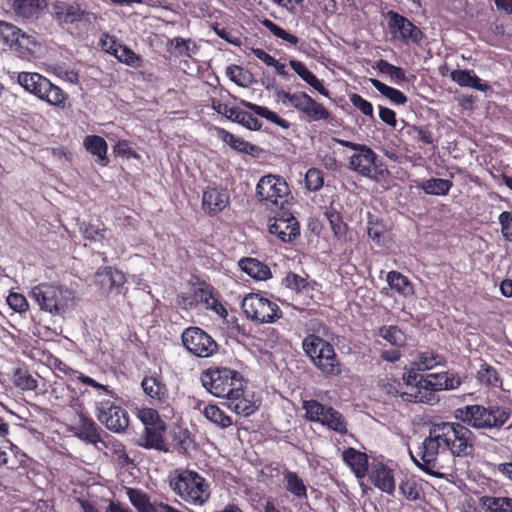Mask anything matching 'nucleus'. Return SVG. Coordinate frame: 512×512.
<instances>
[{
	"label": "nucleus",
	"instance_id": "f257e3e1",
	"mask_svg": "<svg viewBox=\"0 0 512 512\" xmlns=\"http://www.w3.org/2000/svg\"><path fill=\"white\" fill-rule=\"evenodd\" d=\"M475 436L473 432L459 422L438 421L428 426V435L424 438L418 457L408 449L414 464L426 474L444 478V466L439 463V456L450 453L464 457L472 454Z\"/></svg>",
	"mask_w": 512,
	"mask_h": 512
},
{
	"label": "nucleus",
	"instance_id": "f03ea898",
	"mask_svg": "<svg viewBox=\"0 0 512 512\" xmlns=\"http://www.w3.org/2000/svg\"><path fill=\"white\" fill-rule=\"evenodd\" d=\"M169 485L181 499L194 506H203L211 496L209 482L193 470H175Z\"/></svg>",
	"mask_w": 512,
	"mask_h": 512
},
{
	"label": "nucleus",
	"instance_id": "7ed1b4c3",
	"mask_svg": "<svg viewBox=\"0 0 512 512\" xmlns=\"http://www.w3.org/2000/svg\"><path fill=\"white\" fill-rule=\"evenodd\" d=\"M78 379L85 385L106 392V396L96 401L97 419L106 428L115 433H121L129 426V415L127 411L114 401V396L108 390V386L102 385L89 376L80 374Z\"/></svg>",
	"mask_w": 512,
	"mask_h": 512
},
{
	"label": "nucleus",
	"instance_id": "20e7f679",
	"mask_svg": "<svg viewBox=\"0 0 512 512\" xmlns=\"http://www.w3.org/2000/svg\"><path fill=\"white\" fill-rule=\"evenodd\" d=\"M455 417L476 429H500L508 421L510 412L496 404H474L458 408Z\"/></svg>",
	"mask_w": 512,
	"mask_h": 512
},
{
	"label": "nucleus",
	"instance_id": "39448f33",
	"mask_svg": "<svg viewBox=\"0 0 512 512\" xmlns=\"http://www.w3.org/2000/svg\"><path fill=\"white\" fill-rule=\"evenodd\" d=\"M201 382L212 395L223 398L244 388L243 376L236 370L227 367H215L203 371Z\"/></svg>",
	"mask_w": 512,
	"mask_h": 512
},
{
	"label": "nucleus",
	"instance_id": "423d86ee",
	"mask_svg": "<svg viewBox=\"0 0 512 512\" xmlns=\"http://www.w3.org/2000/svg\"><path fill=\"white\" fill-rule=\"evenodd\" d=\"M30 296L42 310L60 314L68 308L73 293L60 285L41 283L32 288Z\"/></svg>",
	"mask_w": 512,
	"mask_h": 512
},
{
	"label": "nucleus",
	"instance_id": "0eeeda50",
	"mask_svg": "<svg viewBox=\"0 0 512 512\" xmlns=\"http://www.w3.org/2000/svg\"><path fill=\"white\" fill-rule=\"evenodd\" d=\"M18 83L26 91L34 94L50 105L63 106L66 102V93L60 87L54 85L50 80L38 73H19Z\"/></svg>",
	"mask_w": 512,
	"mask_h": 512
},
{
	"label": "nucleus",
	"instance_id": "6e6552de",
	"mask_svg": "<svg viewBox=\"0 0 512 512\" xmlns=\"http://www.w3.org/2000/svg\"><path fill=\"white\" fill-rule=\"evenodd\" d=\"M0 41L19 58L29 60L39 47L35 37L23 32L17 26L0 21Z\"/></svg>",
	"mask_w": 512,
	"mask_h": 512
},
{
	"label": "nucleus",
	"instance_id": "1a4fd4ad",
	"mask_svg": "<svg viewBox=\"0 0 512 512\" xmlns=\"http://www.w3.org/2000/svg\"><path fill=\"white\" fill-rule=\"evenodd\" d=\"M276 95L284 105L292 106L303 114L308 121H326L330 118V112L306 92L289 93L279 90Z\"/></svg>",
	"mask_w": 512,
	"mask_h": 512
},
{
	"label": "nucleus",
	"instance_id": "9d476101",
	"mask_svg": "<svg viewBox=\"0 0 512 512\" xmlns=\"http://www.w3.org/2000/svg\"><path fill=\"white\" fill-rule=\"evenodd\" d=\"M289 194V186L281 176L265 175L256 185L257 198L270 208H283Z\"/></svg>",
	"mask_w": 512,
	"mask_h": 512
},
{
	"label": "nucleus",
	"instance_id": "9b49d317",
	"mask_svg": "<svg viewBox=\"0 0 512 512\" xmlns=\"http://www.w3.org/2000/svg\"><path fill=\"white\" fill-rule=\"evenodd\" d=\"M335 142L343 147L352 149L354 153L351 155L348 168L363 177L372 178L376 173L378 165L377 154L367 145L358 144L343 139H334Z\"/></svg>",
	"mask_w": 512,
	"mask_h": 512
},
{
	"label": "nucleus",
	"instance_id": "f8f14e48",
	"mask_svg": "<svg viewBox=\"0 0 512 512\" xmlns=\"http://www.w3.org/2000/svg\"><path fill=\"white\" fill-rule=\"evenodd\" d=\"M241 306L248 318L259 323H272L282 317L279 306L259 294L245 296Z\"/></svg>",
	"mask_w": 512,
	"mask_h": 512
},
{
	"label": "nucleus",
	"instance_id": "ddd939ff",
	"mask_svg": "<svg viewBox=\"0 0 512 512\" xmlns=\"http://www.w3.org/2000/svg\"><path fill=\"white\" fill-rule=\"evenodd\" d=\"M386 19L388 22L389 33L394 40L406 45H418L423 40L424 33L422 30L405 16L390 10L386 13Z\"/></svg>",
	"mask_w": 512,
	"mask_h": 512
},
{
	"label": "nucleus",
	"instance_id": "4468645a",
	"mask_svg": "<svg viewBox=\"0 0 512 512\" xmlns=\"http://www.w3.org/2000/svg\"><path fill=\"white\" fill-rule=\"evenodd\" d=\"M184 347L194 356L208 358L218 351L216 341L199 327L186 328L182 333Z\"/></svg>",
	"mask_w": 512,
	"mask_h": 512
},
{
	"label": "nucleus",
	"instance_id": "2eb2a0df",
	"mask_svg": "<svg viewBox=\"0 0 512 512\" xmlns=\"http://www.w3.org/2000/svg\"><path fill=\"white\" fill-rule=\"evenodd\" d=\"M268 230L283 242L292 241L300 233L297 219L288 211H283L280 216L271 219Z\"/></svg>",
	"mask_w": 512,
	"mask_h": 512
},
{
	"label": "nucleus",
	"instance_id": "dca6fc26",
	"mask_svg": "<svg viewBox=\"0 0 512 512\" xmlns=\"http://www.w3.org/2000/svg\"><path fill=\"white\" fill-rule=\"evenodd\" d=\"M212 108L217 113L243 125L250 130H259L262 127V123L251 113L238 108L229 107L227 104H224L219 100H212Z\"/></svg>",
	"mask_w": 512,
	"mask_h": 512
},
{
	"label": "nucleus",
	"instance_id": "f3484780",
	"mask_svg": "<svg viewBox=\"0 0 512 512\" xmlns=\"http://www.w3.org/2000/svg\"><path fill=\"white\" fill-rule=\"evenodd\" d=\"M461 383V378L457 374L449 372L429 373L422 378V387L433 394L437 391L457 389Z\"/></svg>",
	"mask_w": 512,
	"mask_h": 512
},
{
	"label": "nucleus",
	"instance_id": "a211bd4d",
	"mask_svg": "<svg viewBox=\"0 0 512 512\" xmlns=\"http://www.w3.org/2000/svg\"><path fill=\"white\" fill-rule=\"evenodd\" d=\"M141 386L145 394L151 398L154 405H169L170 396L168 388L159 378L146 376L143 378Z\"/></svg>",
	"mask_w": 512,
	"mask_h": 512
},
{
	"label": "nucleus",
	"instance_id": "6ab92c4d",
	"mask_svg": "<svg viewBox=\"0 0 512 512\" xmlns=\"http://www.w3.org/2000/svg\"><path fill=\"white\" fill-rule=\"evenodd\" d=\"M53 16L60 24H74L87 22L88 13L78 5L56 3L53 7Z\"/></svg>",
	"mask_w": 512,
	"mask_h": 512
},
{
	"label": "nucleus",
	"instance_id": "aec40b11",
	"mask_svg": "<svg viewBox=\"0 0 512 512\" xmlns=\"http://www.w3.org/2000/svg\"><path fill=\"white\" fill-rule=\"evenodd\" d=\"M229 203V194L226 189L207 187L203 192V208L209 213L222 211Z\"/></svg>",
	"mask_w": 512,
	"mask_h": 512
},
{
	"label": "nucleus",
	"instance_id": "412c9836",
	"mask_svg": "<svg viewBox=\"0 0 512 512\" xmlns=\"http://www.w3.org/2000/svg\"><path fill=\"white\" fill-rule=\"evenodd\" d=\"M342 459L358 479H362L367 475L368 456L366 453L349 447L343 451Z\"/></svg>",
	"mask_w": 512,
	"mask_h": 512
},
{
	"label": "nucleus",
	"instance_id": "4be33fe9",
	"mask_svg": "<svg viewBox=\"0 0 512 512\" xmlns=\"http://www.w3.org/2000/svg\"><path fill=\"white\" fill-rule=\"evenodd\" d=\"M372 483L381 491L392 495L395 491V480L393 470L383 464H375L372 466L371 475Z\"/></svg>",
	"mask_w": 512,
	"mask_h": 512
},
{
	"label": "nucleus",
	"instance_id": "5701e85b",
	"mask_svg": "<svg viewBox=\"0 0 512 512\" xmlns=\"http://www.w3.org/2000/svg\"><path fill=\"white\" fill-rule=\"evenodd\" d=\"M124 282L123 273L111 267L100 268L95 274V284L107 293L119 288Z\"/></svg>",
	"mask_w": 512,
	"mask_h": 512
},
{
	"label": "nucleus",
	"instance_id": "b1692460",
	"mask_svg": "<svg viewBox=\"0 0 512 512\" xmlns=\"http://www.w3.org/2000/svg\"><path fill=\"white\" fill-rule=\"evenodd\" d=\"M422 378L421 376L419 382L414 385H404V388L401 392V399L405 402L409 403H433L435 401V395L433 393L425 390V387H422Z\"/></svg>",
	"mask_w": 512,
	"mask_h": 512
},
{
	"label": "nucleus",
	"instance_id": "393cba45",
	"mask_svg": "<svg viewBox=\"0 0 512 512\" xmlns=\"http://www.w3.org/2000/svg\"><path fill=\"white\" fill-rule=\"evenodd\" d=\"M46 6V0H14L12 8L17 17L32 19L38 18Z\"/></svg>",
	"mask_w": 512,
	"mask_h": 512
},
{
	"label": "nucleus",
	"instance_id": "a878e982",
	"mask_svg": "<svg viewBox=\"0 0 512 512\" xmlns=\"http://www.w3.org/2000/svg\"><path fill=\"white\" fill-rule=\"evenodd\" d=\"M302 347L305 354L310 358L311 362L315 366V361H318L320 357H323L326 354V351L330 350L332 345L321 337L310 334L304 338Z\"/></svg>",
	"mask_w": 512,
	"mask_h": 512
},
{
	"label": "nucleus",
	"instance_id": "bb28decb",
	"mask_svg": "<svg viewBox=\"0 0 512 512\" xmlns=\"http://www.w3.org/2000/svg\"><path fill=\"white\" fill-rule=\"evenodd\" d=\"M226 400L228 408L238 415L250 416L258 408L254 401L244 395L243 388L237 393L233 392V395H229Z\"/></svg>",
	"mask_w": 512,
	"mask_h": 512
},
{
	"label": "nucleus",
	"instance_id": "cd10ccee",
	"mask_svg": "<svg viewBox=\"0 0 512 512\" xmlns=\"http://www.w3.org/2000/svg\"><path fill=\"white\" fill-rule=\"evenodd\" d=\"M164 431V423H158L151 427H145V432L144 435L142 436L140 445L148 449L167 451L163 439Z\"/></svg>",
	"mask_w": 512,
	"mask_h": 512
},
{
	"label": "nucleus",
	"instance_id": "c85d7f7f",
	"mask_svg": "<svg viewBox=\"0 0 512 512\" xmlns=\"http://www.w3.org/2000/svg\"><path fill=\"white\" fill-rule=\"evenodd\" d=\"M100 432L101 429L91 418L85 416L80 417V423L76 433L79 439L96 445L98 442L102 441Z\"/></svg>",
	"mask_w": 512,
	"mask_h": 512
},
{
	"label": "nucleus",
	"instance_id": "c756f323",
	"mask_svg": "<svg viewBox=\"0 0 512 512\" xmlns=\"http://www.w3.org/2000/svg\"><path fill=\"white\" fill-rule=\"evenodd\" d=\"M450 78L461 87H471L479 91H486L489 88L488 84L482 83L481 79L471 70H453L450 73Z\"/></svg>",
	"mask_w": 512,
	"mask_h": 512
},
{
	"label": "nucleus",
	"instance_id": "7c9ffc66",
	"mask_svg": "<svg viewBox=\"0 0 512 512\" xmlns=\"http://www.w3.org/2000/svg\"><path fill=\"white\" fill-rule=\"evenodd\" d=\"M239 266L255 280H267L271 277L269 267L255 258H243L239 261Z\"/></svg>",
	"mask_w": 512,
	"mask_h": 512
},
{
	"label": "nucleus",
	"instance_id": "2f4dec72",
	"mask_svg": "<svg viewBox=\"0 0 512 512\" xmlns=\"http://www.w3.org/2000/svg\"><path fill=\"white\" fill-rule=\"evenodd\" d=\"M86 150L94 156H97V162L101 166H106L109 162L107 158V143L98 135H88L83 140Z\"/></svg>",
	"mask_w": 512,
	"mask_h": 512
},
{
	"label": "nucleus",
	"instance_id": "473e14b6",
	"mask_svg": "<svg viewBox=\"0 0 512 512\" xmlns=\"http://www.w3.org/2000/svg\"><path fill=\"white\" fill-rule=\"evenodd\" d=\"M315 367L325 376H338L341 373V364L335 353L334 347L326 351L323 357L315 361Z\"/></svg>",
	"mask_w": 512,
	"mask_h": 512
},
{
	"label": "nucleus",
	"instance_id": "72a5a7b5",
	"mask_svg": "<svg viewBox=\"0 0 512 512\" xmlns=\"http://www.w3.org/2000/svg\"><path fill=\"white\" fill-rule=\"evenodd\" d=\"M291 68L310 86L317 90L321 95L328 97L329 91L323 86L321 81L308 70L304 63L298 60L290 61Z\"/></svg>",
	"mask_w": 512,
	"mask_h": 512
},
{
	"label": "nucleus",
	"instance_id": "f704fd0d",
	"mask_svg": "<svg viewBox=\"0 0 512 512\" xmlns=\"http://www.w3.org/2000/svg\"><path fill=\"white\" fill-rule=\"evenodd\" d=\"M285 488L298 499L307 498V487L302 478L297 473L286 471L283 475Z\"/></svg>",
	"mask_w": 512,
	"mask_h": 512
},
{
	"label": "nucleus",
	"instance_id": "c9c22d12",
	"mask_svg": "<svg viewBox=\"0 0 512 512\" xmlns=\"http://www.w3.org/2000/svg\"><path fill=\"white\" fill-rule=\"evenodd\" d=\"M218 135L222 139L223 142H225L232 149H234L238 152L252 154L256 149L255 145L245 141L244 139H242L224 129H220L218 132Z\"/></svg>",
	"mask_w": 512,
	"mask_h": 512
},
{
	"label": "nucleus",
	"instance_id": "e433bc0d",
	"mask_svg": "<svg viewBox=\"0 0 512 512\" xmlns=\"http://www.w3.org/2000/svg\"><path fill=\"white\" fill-rule=\"evenodd\" d=\"M452 182L442 178H431L422 181L418 187L426 194L430 195H447L452 187Z\"/></svg>",
	"mask_w": 512,
	"mask_h": 512
},
{
	"label": "nucleus",
	"instance_id": "4c0bfd02",
	"mask_svg": "<svg viewBox=\"0 0 512 512\" xmlns=\"http://www.w3.org/2000/svg\"><path fill=\"white\" fill-rule=\"evenodd\" d=\"M320 423L340 434L347 433V423L344 417L339 411L335 410L330 406L327 410V413L324 414L323 419Z\"/></svg>",
	"mask_w": 512,
	"mask_h": 512
},
{
	"label": "nucleus",
	"instance_id": "58836bf2",
	"mask_svg": "<svg viewBox=\"0 0 512 512\" xmlns=\"http://www.w3.org/2000/svg\"><path fill=\"white\" fill-rule=\"evenodd\" d=\"M240 104L243 105L244 107L252 110L255 114H257V115H259V116L269 120L272 123H275V124L279 125L282 128H288L289 127V123L285 119H282L278 114H276L275 112L269 110L266 107L259 106L257 104L248 102V101L243 100V99L240 100Z\"/></svg>",
	"mask_w": 512,
	"mask_h": 512
},
{
	"label": "nucleus",
	"instance_id": "ea45409f",
	"mask_svg": "<svg viewBox=\"0 0 512 512\" xmlns=\"http://www.w3.org/2000/svg\"><path fill=\"white\" fill-rule=\"evenodd\" d=\"M370 82L380 94L388 98L392 103L404 105L407 102V97L400 90L390 87L374 78H371Z\"/></svg>",
	"mask_w": 512,
	"mask_h": 512
},
{
	"label": "nucleus",
	"instance_id": "a19ab883",
	"mask_svg": "<svg viewBox=\"0 0 512 512\" xmlns=\"http://www.w3.org/2000/svg\"><path fill=\"white\" fill-rule=\"evenodd\" d=\"M390 288L399 294L408 296L412 293V285L408 278L398 271H390L386 278Z\"/></svg>",
	"mask_w": 512,
	"mask_h": 512
},
{
	"label": "nucleus",
	"instance_id": "79ce46f5",
	"mask_svg": "<svg viewBox=\"0 0 512 512\" xmlns=\"http://www.w3.org/2000/svg\"><path fill=\"white\" fill-rule=\"evenodd\" d=\"M202 414L208 421L220 428H227L232 425L231 418L216 405H206Z\"/></svg>",
	"mask_w": 512,
	"mask_h": 512
},
{
	"label": "nucleus",
	"instance_id": "37998d69",
	"mask_svg": "<svg viewBox=\"0 0 512 512\" xmlns=\"http://www.w3.org/2000/svg\"><path fill=\"white\" fill-rule=\"evenodd\" d=\"M486 512H512V498L486 496L481 499Z\"/></svg>",
	"mask_w": 512,
	"mask_h": 512
},
{
	"label": "nucleus",
	"instance_id": "c03bdc74",
	"mask_svg": "<svg viewBox=\"0 0 512 512\" xmlns=\"http://www.w3.org/2000/svg\"><path fill=\"white\" fill-rule=\"evenodd\" d=\"M127 495L132 505L140 512H157V508L150 502L149 497L142 491L129 488Z\"/></svg>",
	"mask_w": 512,
	"mask_h": 512
},
{
	"label": "nucleus",
	"instance_id": "a18cd8bd",
	"mask_svg": "<svg viewBox=\"0 0 512 512\" xmlns=\"http://www.w3.org/2000/svg\"><path fill=\"white\" fill-rule=\"evenodd\" d=\"M477 379L481 384L490 387H499L502 383L496 369L487 363L481 364L477 371Z\"/></svg>",
	"mask_w": 512,
	"mask_h": 512
},
{
	"label": "nucleus",
	"instance_id": "49530a36",
	"mask_svg": "<svg viewBox=\"0 0 512 512\" xmlns=\"http://www.w3.org/2000/svg\"><path fill=\"white\" fill-rule=\"evenodd\" d=\"M405 384L399 378L385 376L378 381L380 390L388 396L400 397Z\"/></svg>",
	"mask_w": 512,
	"mask_h": 512
},
{
	"label": "nucleus",
	"instance_id": "de8ad7c7",
	"mask_svg": "<svg viewBox=\"0 0 512 512\" xmlns=\"http://www.w3.org/2000/svg\"><path fill=\"white\" fill-rule=\"evenodd\" d=\"M444 363L445 358L442 355L432 351H426L419 354L416 365L418 370H430Z\"/></svg>",
	"mask_w": 512,
	"mask_h": 512
},
{
	"label": "nucleus",
	"instance_id": "09e8293b",
	"mask_svg": "<svg viewBox=\"0 0 512 512\" xmlns=\"http://www.w3.org/2000/svg\"><path fill=\"white\" fill-rule=\"evenodd\" d=\"M375 68L382 74L388 75L394 82L406 81V75L402 68L392 65L386 60L376 62Z\"/></svg>",
	"mask_w": 512,
	"mask_h": 512
},
{
	"label": "nucleus",
	"instance_id": "8fccbe9b",
	"mask_svg": "<svg viewBox=\"0 0 512 512\" xmlns=\"http://www.w3.org/2000/svg\"><path fill=\"white\" fill-rule=\"evenodd\" d=\"M302 407L306 412L307 419L313 422H321L329 408L316 400L304 401Z\"/></svg>",
	"mask_w": 512,
	"mask_h": 512
},
{
	"label": "nucleus",
	"instance_id": "3c124183",
	"mask_svg": "<svg viewBox=\"0 0 512 512\" xmlns=\"http://www.w3.org/2000/svg\"><path fill=\"white\" fill-rule=\"evenodd\" d=\"M12 379L15 386L21 390H34L37 387V380L23 368H17Z\"/></svg>",
	"mask_w": 512,
	"mask_h": 512
},
{
	"label": "nucleus",
	"instance_id": "603ef678",
	"mask_svg": "<svg viewBox=\"0 0 512 512\" xmlns=\"http://www.w3.org/2000/svg\"><path fill=\"white\" fill-rule=\"evenodd\" d=\"M379 335L394 346H402L405 343V335L397 326H384L380 328Z\"/></svg>",
	"mask_w": 512,
	"mask_h": 512
},
{
	"label": "nucleus",
	"instance_id": "864d4df0",
	"mask_svg": "<svg viewBox=\"0 0 512 512\" xmlns=\"http://www.w3.org/2000/svg\"><path fill=\"white\" fill-rule=\"evenodd\" d=\"M401 494L409 501H416L421 497V487L413 478H407L400 483Z\"/></svg>",
	"mask_w": 512,
	"mask_h": 512
},
{
	"label": "nucleus",
	"instance_id": "5fc2aeb1",
	"mask_svg": "<svg viewBox=\"0 0 512 512\" xmlns=\"http://www.w3.org/2000/svg\"><path fill=\"white\" fill-rule=\"evenodd\" d=\"M262 25L267 28L275 37L280 38L291 45H296L299 42V39L297 36L288 33L283 28L276 25L273 21L269 19H264L262 21Z\"/></svg>",
	"mask_w": 512,
	"mask_h": 512
},
{
	"label": "nucleus",
	"instance_id": "6e6d98bb",
	"mask_svg": "<svg viewBox=\"0 0 512 512\" xmlns=\"http://www.w3.org/2000/svg\"><path fill=\"white\" fill-rule=\"evenodd\" d=\"M305 183L310 191L319 190L324 183L323 173L317 168H310L306 172Z\"/></svg>",
	"mask_w": 512,
	"mask_h": 512
},
{
	"label": "nucleus",
	"instance_id": "4d7b16f0",
	"mask_svg": "<svg viewBox=\"0 0 512 512\" xmlns=\"http://www.w3.org/2000/svg\"><path fill=\"white\" fill-rule=\"evenodd\" d=\"M194 298L196 302L204 304L208 309V307L211 305V301H213L216 297L211 286L203 285L195 289Z\"/></svg>",
	"mask_w": 512,
	"mask_h": 512
},
{
	"label": "nucleus",
	"instance_id": "13d9d810",
	"mask_svg": "<svg viewBox=\"0 0 512 512\" xmlns=\"http://www.w3.org/2000/svg\"><path fill=\"white\" fill-rule=\"evenodd\" d=\"M80 229L85 239L100 241L104 238L105 229L99 226L83 223Z\"/></svg>",
	"mask_w": 512,
	"mask_h": 512
},
{
	"label": "nucleus",
	"instance_id": "bf43d9fd",
	"mask_svg": "<svg viewBox=\"0 0 512 512\" xmlns=\"http://www.w3.org/2000/svg\"><path fill=\"white\" fill-rule=\"evenodd\" d=\"M327 217L334 235L339 239L344 237L347 231V225L342 221L339 214L333 212L327 214Z\"/></svg>",
	"mask_w": 512,
	"mask_h": 512
},
{
	"label": "nucleus",
	"instance_id": "052dcab7",
	"mask_svg": "<svg viewBox=\"0 0 512 512\" xmlns=\"http://www.w3.org/2000/svg\"><path fill=\"white\" fill-rule=\"evenodd\" d=\"M139 419L143 422L145 427H151L158 423H164L160 420L159 414L152 408H143L138 412Z\"/></svg>",
	"mask_w": 512,
	"mask_h": 512
},
{
	"label": "nucleus",
	"instance_id": "680f3d73",
	"mask_svg": "<svg viewBox=\"0 0 512 512\" xmlns=\"http://www.w3.org/2000/svg\"><path fill=\"white\" fill-rule=\"evenodd\" d=\"M349 99H350V102L357 109H359L364 115L370 116L371 118H373V106L370 102H368L367 100H365L364 98H362L360 95H358L356 93L351 94Z\"/></svg>",
	"mask_w": 512,
	"mask_h": 512
},
{
	"label": "nucleus",
	"instance_id": "e2e57ef3",
	"mask_svg": "<svg viewBox=\"0 0 512 512\" xmlns=\"http://www.w3.org/2000/svg\"><path fill=\"white\" fill-rule=\"evenodd\" d=\"M501 232L503 237L512 242V213L504 211L499 215Z\"/></svg>",
	"mask_w": 512,
	"mask_h": 512
},
{
	"label": "nucleus",
	"instance_id": "0e129e2a",
	"mask_svg": "<svg viewBox=\"0 0 512 512\" xmlns=\"http://www.w3.org/2000/svg\"><path fill=\"white\" fill-rule=\"evenodd\" d=\"M7 304L16 312H24L28 307L26 298L19 293H10L7 297Z\"/></svg>",
	"mask_w": 512,
	"mask_h": 512
},
{
	"label": "nucleus",
	"instance_id": "69168bd1",
	"mask_svg": "<svg viewBox=\"0 0 512 512\" xmlns=\"http://www.w3.org/2000/svg\"><path fill=\"white\" fill-rule=\"evenodd\" d=\"M115 56L128 65H134L138 60V56L129 48L120 46L115 49Z\"/></svg>",
	"mask_w": 512,
	"mask_h": 512
},
{
	"label": "nucleus",
	"instance_id": "338daca9",
	"mask_svg": "<svg viewBox=\"0 0 512 512\" xmlns=\"http://www.w3.org/2000/svg\"><path fill=\"white\" fill-rule=\"evenodd\" d=\"M384 230V225L382 223H373L371 220H369L367 234L372 240L379 243L382 235L384 234Z\"/></svg>",
	"mask_w": 512,
	"mask_h": 512
},
{
	"label": "nucleus",
	"instance_id": "774afa93",
	"mask_svg": "<svg viewBox=\"0 0 512 512\" xmlns=\"http://www.w3.org/2000/svg\"><path fill=\"white\" fill-rule=\"evenodd\" d=\"M285 280L288 287L297 291H301L307 286L306 279L294 273H289Z\"/></svg>",
	"mask_w": 512,
	"mask_h": 512
}]
</instances>
